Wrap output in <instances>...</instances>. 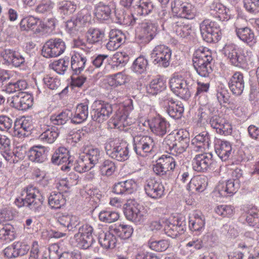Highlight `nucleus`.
<instances>
[{"instance_id": "60", "label": "nucleus", "mask_w": 259, "mask_h": 259, "mask_svg": "<svg viewBox=\"0 0 259 259\" xmlns=\"http://www.w3.org/2000/svg\"><path fill=\"white\" fill-rule=\"evenodd\" d=\"M119 217L118 212L111 210H103L98 214V218L101 221L108 223L115 222Z\"/></svg>"}, {"instance_id": "36", "label": "nucleus", "mask_w": 259, "mask_h": 259, "mask_svg": "<svg viewBox=\"0 0 259 259\" xmlns=\"http://www.w3.org/2000/svg\"><path fill=\"white\" fill-rule=\"evenodd\" d=\"M134 8L137 15L145 17L153 12L154 5L151 0H138Z\"/></svg>"}, {"instance_id": "51", "label": "nucleus", "mask_w": 259, "mask_h": 259, "mask_svg": "<svg viewBox=\"0 0 259 259\" xmlns=\"http://www.w3.org/2000/svg\"><path fill=\"white\" fill-rule=\"evenodd\" d=\"M245 220L249 226L259 228V209L255 207L249 209Z\"/></svg>"}, {"instance_id": "1", "label": "nucleus", "mask_w": 259, "mask_h": 259, "mask_svg": "<svg viewBox=\"0 0 259 259\" xmlns=\"http://www.w3.org/2000/svg\"><path fill=\"white\" fill-rule=\"evenodd\" d=\"M223 51L230 63L235 67L249 69L254 66L255 57L249 50H244L234 43H228Z\"/></svg>"}, {"instance_id": "47", "label": "nucleus", "mask_w": 259, "mask_h": 259, "mask_svg": "<svg viewBox=\"0 0 259 259\" xmlns=\"http://www.w3.org/2000/svg\"><path fill=\"white\" fill-rule=\"evenodd\" d=\"M148 68V61L143 56H140L135 60L131 66V70L138 75L145 73Z\"/></svg>"}, {"instance_id": "24", "label": "nucleus", "mask_w": 259, "mask_h": 259, "mask_svg": "<svg viewBox=\"0 0 259 259\" xmlns=\"http://www.w3.org/2000/svg\"><path fill=\"white\" fill-rule=\"evenodd\" d=\"M210 144V136L207 131H203L197 135L192 140L193 150L195 152H202L208 149Z\"/></svg>"}, {"instance_id": "48", "label": "nucleus", "mask_w": 259, "mask_h": 259, "mask_svg": "<svg viewBox=\"0 0 259 259\" xmlns=\"http://www.w3.org/2000/svg\"><path fill=\"white\" fill-rule=\"evenodd\" d=\"M192 60L204 62L210 61V62L214 61L212 56L211 51L208 48L203 47H199L194 52Z\"/></svg>"}, {"instance_id": "15", "label": "nucleus", "mask_w": 259, "mask_h": 259, "mask_svg": "<svg viewBox=\"0 0 259 259\" xmlns=\"http://www.w3.org/2000/svg\"><path fill=\"white\" fill-rule=\"evenodd\" d=\"M147 122L151 131L159 137L165 135L170 127L169 122L159 114L148 119Z\"/></svg>"}, {"instance_id": "19", "label": "nucleus", "mask_w": 259, "mask_h": 259, "mask_svg": "<svg viewBox=\"0 0 259 259\" xmlns=\"http://www.w3.org/2000/svg\"><path fill=\"white\" fill-rule=\"evenodd\" d=\"M238 19L234 24L235 31L238 38L249 46L254 45L256 43L257 38L253 30L247 26H240L238 23Z\"/></svg>"}, {"instance_id": "40", "label": "nucleus", "mask_w": 259, "mask_h": 259, "mask_svg": "<svg viewBox=\"0 0 259 259\" xmlns=\"http://www.w3.org/2000/svg\"><path fill=\"white\" fill-rule=\"evenodd\" d=\"M190 139L187 135H181L179 132L176 135L175 146L172 155L181 154L184 153L189 145Z\"/></svg>"}, {"instance_id": "57", "label": "nucleus", "mask_w": 259, "mask_h": 259, "mask_svg": "<svg viewBox=\"0 0 259 259\" xmlns=\"http://www.w3.org/2000/svg\"><path fill=\"white\" fill-rule=\"evenodd\" d=\"M116 166L114 162L107 159L101 162L99 166L100 174L103 176L109 177L115 171Z\"/></svg>"}, {"instance_id": "37", "label": "nucleus", "mask_w": 259, "mask_h": 259, "mask_svg": "<svg viewBox=\"0 0 259 259\" xmlns=\"http://www.w3.org/2000/svg\"><path fill=\"white\" fill-rule=\"evenodd\" d=\"M110 231L115 237L122 239L129 238L133 233V229L131 226L124 224H114L111 226Z\"/></svg>"}, {"instance_id": "30", "label": "nucleus", "mask_w": 259, "mask_h": 259, "mask_svg": "<svg viewBox=\"0 0 259 259\" xmlns=\"http://www.w3.org/2000/svg\"><path fill=\"white\" fill-rule=\"evenodd\" d=\"M5 63L8 65H12L17 67L25 62V59L23 56L18 52L6 49L1 54Z\"/></svg>"}, {"instance_id": "50", "label": "nucleus", "mask_w": 259, "mask_h": 259, "mask_svg": "<svg viewBox=\"0 0 259 259\" xmlns=\"http://www.w3.org/2000/svg\"><path fill=\"white\" fill-rule=\"evenodd\" d=\"M129 60L128 55L124 52H116L112 57V68H121L124 66Z\"/></svg>"}, {"instance_id": "20", "label": "nucleus", "mask_w": 259, "mask_h": 259, "mask_svg": "<svg viewBox=\"0 0 259 259\" xmlns=\"http://www.w3.org/2000/svg\"><path fill=\"white\" fill-rule=\"evenodd\" d=\"M11 105L19 110H26L33 105V98L27 92H19L12 97Z\"/></svg>"}, {"instance_id": "46", "label": "nucleus", "mask_w": 259, "mask_h": 259, "mask_svg": "<svg viewBox=\"0 0 259 259\" xmlns=\"http://www.w3.org/2000/svg\"><path fill=\"white\" fill-rule=\"evenodd\" d=\"M171 27L177 35L182 38H185L190 35L192 30L191 25L185 24L182 21H177V19Z\"/></svg>"}, {"instance_id": "6", "label": "nucleus", "mask_w": 259, "mask_h": 259, "mask_svg": "<svg viewBox=\"0 0 259 259\" xmlns=\"http://www.w3.org/2000/svg\"><path fill=\"white\" fill-rule=\"evenodd\" d=\"M200 29L203 39L207 42H215L221 38L220 26L215 21L208 19L204 20L200 24Z\"/></svg>"}, {"instance_id": "58", "label": "nucleus", "mask_w": 259, "mask_h": 259, "mask_svg": "<svg viewBox=\"0 0 259 259\" xmlns=\"http://www.w3.org/2000/svg\"><path fill=\"white\" fill-rule=\"evenodd\" d=\"M111 9L107 2H98V21L107 20L110 17Z\"/></svg>"}, {"instance_id": "62", "label": "nucleus", "mask_w": 259, "mask_h": 259, "mask_svg": "<svg viewBox=\"0 0 259 259\" xmlns=\"http://www.w3.org/2000/svg\"><path fill=\"white\" fill-rule=\"evenodd\" d=\"M196 92L195 94V98L199 99L205 96L208 93L210 89V80L207 79L206 82H202L198 80L197 81Z\"/></svg>"}, {"instance_id": "3", "label": "nucleus", "mask_w": 259, "mask_h": 259, "mask_svg": "<svg viewBox=\"0 0 259 259\" xmlns=\"http://www.w3.org/2000/svg\"><path fill=\"white\" fill-rule=\"evenodd\" d=\"M169 83L171 91L184 100L189 99L195 88V81L191 77L183 79L174 77L170 79Z\"/></svg>"}, {"instance_id": "17", "label": "nucleus", "mask_w": 259, "mask_h": 259, "mask_svg": "<svg viewBox=\"0 0 259 259\" xmlns=\"http://www.w3.org/2000/svg\"><path fill=\"white\" fill-rule=\"evenodd\" d=\"M88 155H81L75 164V170L79 172H84L93 168L97 161V151L94 150Z\"/></svg>"}, {"instance_id": "64", "label": "nucleus", "mask_w": 259, "mask_h": 259, "mask_svg": "<svg viewBox=\"0 0 259 259\" xmlns=\"http://www.w3.org/2000/svg\"><path fill=\"white\" fill-rule=\"evenodd\" d=\"M70 63L68 58L65 59H59L54 61L52 65V68L57 73L63 74L67 70Z\"/></svg>"}, {"instance_id": "52", "label": "nucleus", "mask_w": 259, "mask_h": 259, "mask_svg": "<svg viewBox=\"0 0 259 259\" xmlns=\"http://www.w3.org/2000/svg\"><path fill=\"white\" fill-rule=\"evenodd\" d=\"M27 83L24 79H19L16 82H10L5 88V91L8 93H13L18 92H24L27 88Z\"/></svg>"}, {"instance_id": "41", "label": "nucleus", "mask_w": 259, "mask_h": 259, "mask_svg": "<svg viewBox=\"0 0 259 259\" xmlns=\"http://www.w3.org/2000/svg\"><path fill=\"white\" fill-rule=\"evenodd\" d=\"M88 107L84 104H78L71 120L72 123L80 124L85 121L88 116Z\"/></svg>"}, {"instance_id": "4", "label": "nucleus", "mask_w": 259, "mask_h": 259, "mask_svg": "<svg viewBox=\"0 0 259 259\" xmlns=\"http://www.w3.org/2000/svg\"><path fill=\"white\" fill-rule=\"evenodd\" d=\"M128 144L124 140H115L106 144L105 149L109 156L119 161H124L130 157Z\"/></svg>"}, {"instance_id": "7", "label": "nucleus", "mask_w": 259, "mask_h": 259, "mask_svg": "<svg viewBox=\"0 0 259 259\" xmlns=\"http://www.w3.org/2000/svg\"><path fill=\"white\" fill-rule=\"evenodd\" d=\"M133 109V101L130 100L127 107L121 106L117 110L110 120V125H112L115 128L124 130V127L131 125L134 122V119L128 117V110Z\"/></svg>"}, {"instance_id": "12", "label": "nucleus", "mask_w": 259, "mask_h": 259, "mask_svg": "<svg viewBox=\"0 0 259 259\" xmlns=\"http://www.w3.org/2000/svg\"><path fill=\"white\" fill-rule=\"evenodd\" d=\"M171 7L172 12L176 18L191 20L195 16L196 10L190 3L175 0L171 3Z\"/></svg>"}, {"instance_id": "33", "label": "nucleus", "mask_w": 259, "mask_h": 259, "mask_svg": "<svg viewBox=\"0 0 259 259\" xmlns=\"http://www.w3.org/2000/svg\"><path fill=\"white\" fill-rule=\"evenodd\" d=\"M32 120L30 119H24L21 123H15L14 126L10 134L14 137L19 138L26 136L27 133L30 132L33 128Z\"/></svg>"}, {"instance_id": "35", "label": "nucleus", "mask_w": 259, "mask_h": 259, "mask_svg": "<svg viewBox=\"0 0 259 259\" xmlns=\"http://www.w3.org/2000/svg\"><path fill=\"white\" fill-rule=\"evenodd\" d=\"M103 80L110 86L116 87L125 84L130 80V76L124 71L115 73L111 75L105 76Z\"/></svg>"}, {"instance_id": "54", "label": "nucleus", "mask_w": 259, "mask_h": 259, "mask_svg": "<svg viewBox=\"0 0 259 259\" xmlns=\"http://www.w3.org/2000/svg\"><path fill=\"white\" fill-rule=\"evenodd\" d=\"M85 58L79 53L75 52L71 57V67L76 72H80L84 67Z\"/></svg>"}, {"instance_id": "43", "label": "nucleus", "mask_w": 259, "mask_h": 259, "mask_svg": "<svg viewBox=\"0 0 259 259\" xmlns=\"http://www.w3.org/2000/svg\"><path fill=\"white\" fill-rule=\"evenodd\" d=\"M72 242L78 248L85 249L91 246L92 244L95 242V240L93 237L75 234L72 238Z\"/></svg>"}, {"instance_id": "10", "label": "nucleus", "mask_w": 259, "mask_h": 259, "mask_svg": "<svg viewBox=\"0 0 259 259\" xmlns=\"http://www.w3.org/2000/svg\"><path fill=\"white\" fill-rule=\"evenodd\" d=\"M177 164L176 159L170 156L162 155L153 166V170L157 176L165 177L173 171Z\"/></svg>"}, {"instance_id": "56", "label": "nucleus", "mask_w": 259, "mask_h": 259, "mask_svg": "<svg viewBox=\"0 0 259 259\" xmlns=\"http://www.w3.org/2000/svg\"><path fill=\"white\" fill-rule=\"evenodd\" d=\"M76 5L69 1H64L58 4V11L62 16H68L74 13Z\"/></svg>"}, {"instance_id": "14", "label": "nucleus", "mask_w": 259, "mask_h": 259, "mask_svg": "<svg viewBox=\"0 0 259 259\" xmlns=\"http://www.w3.org/2000/svg\"><path fill=\"white\" fill-rule=\"evenodd\" d=\"M124 214L127 220L137 224L144 222L147 216V211L139 204L126 206L124 210Z\"/></svg>"}, {"instance_id": "61", "label": "nucleus", "mask_w": 259, "mask_h": 259, "mask_svg": "<svg viewBox=\"0 0 259 259\" xmlns=\"http://www.w3.org/2000/svg\"><path fill=\"white\" fill-rule=\"evenodd\" d=\"M54 6V3L51 0H41L35 11L38 14H47L51 13Z\"/></svg>"}, {"instance_id": "16", "label": "nucleus", "mask_w": 259, "mask_h": 259, "mask_svg": "<svg viewBox=\"0 0 259 259\" xmlns=\"http://www.w3.org/2000/svg\"><path fill=\"white\" fill-rule=\"evenodd\" d=\"M210 126L215 130L216 132L220 135L227 136L231 134L232 126L226 118L214 115L209 118Z\"/></svg>"}, {"instance_id": "21", "label": "nucleus", "mask_w": 259, "mask_h": 259, "mask_svg": "<svg viewBox=\"0 0 259 259\" xmlns=\"http://www.w3.org/2000/svg\"><path fill=\"white\" fill-rule=\"evenodd\" d=\"M229 12V9L221 4L218 0H214L209 6V15L221 21H228L231 18Z\"/></svg>"}, {"instance_id": "53", "label": "nucleus", "mask_w": 259, "mask_h": 259, "mask_svg": "<svg viewBox=\"0 0 259 259\" xmlns=\"http://www.w3.org/2000/svg\"><path fill=\"white\" fill-rule=\"evenodd\" d=\"M112 112V107L110 104L101 102L98 103V122L107 119Z\"/></svg>"}, {"instance_id": "45", "label": "nucleus", "mask_w": 259, "mask_h": 259, "mask_svg": "<svg viewBox=\"0 0 259 259\" xmlns=\"http://www.w3.org/2000/svg\"><path fill=\"white\" fill-rule=\"evenodd\" d=\"M166 110L170 117L174 119H179L183 115L184 108L181 101H175L171 103V105L167 107Z\"/></svg>"}, {"instance_id": "13", "label": "nucleus", "mask_w": 259, "mask_h": 259, "mask_svg": "<svg viewBox=\"0 0 259 259\" xmlns=\"http://www.w3.org/2000/svg\"><path fill=\"white\" fill-rule=\"evenodd\" d=\"M164 187L160 180L155 178L147 179L144 184V190L149 197L157 199L164 195Z\"/></svg>"}, {"instance_id": "32", "label": "nucleus", "mask_w": 259, "mask_h": 259, "mask_svg": "<svg viewBox=\"0 0 259 259\" xmlns=\"http://www.w3.org/2000/svg\"><path fill=\"white\" fill-rule=\"evenodd\" d=\"M56 219L58 224L69 231H73L80 222L78 217L68 214H58Z\"/></svg>"}, {"instance_id": "25", "label": "nucleus", "mask_w": 259, "mask_h": 259, "mask_svg": "<svg viewBox=\"0 0 259 259\" xmlns=\"http://www.w3.org/2000/svg\"><path fill=\"white\" fill-rule=\"evenodd\" d=\"M42 195L39 190L33 186H28L24 189L22 192L21 197L17 198L15 201V204L19 207L25 206L33 199H35L38 196Z\"/></svg>"}, {"instance_id": "26", "label": "nucleus", "mask_w": 259, "mask_h": 259, "mask_svg": "<svg viewBox=\"0 0 259 259\" xmlns=\"http://www.w3.org/2000/svg\"><path fill=\"white\" fill-rule=\"evenodd\" d=\"M48 147L38 145L31 147L28 151L29 159L34 162L42 163L47 159Z\"/></svg>"}, {"instance_id": "11", "label": "nucleus", "mask_w": 259, "mask_h": 259, "mask_svg": "<svg viewBox=\"0 0 259 259\" xmlns=\"http://www.w3.org/2000/svg\"><path fill=\"white\" fill-rule=\"evenodd\" d=\"M65 42L61 38H52L48 40L42 49V55L46 58L56 57L65 50Z\"/></svg>"}, {"instance_id": "31", "label": "nucleus", "mask_w": 259, "mask_h": 259, "mask_svg": "<svg viewBox=\"0 0 259 259\" xmlns=\"http://www.w3.org/2000/svg\"><path fill=\"white\" fill-rule=\"evenodd\" d=\"M137 184L132 179L119 182L114 184L113 192L117 194H130L134 193L137 189Z\"/></svg>"}, {"instance_id": "29", "label": "nucleus", "mask_w": 259, "mask_h": 259, "mask_svg": "<svg viewBox=\"0 0 259 259\" xmlns=\"http://www.w3.org/2000/svg\"><path fill=\"white\" fill-rule=\"evenodd\" d=\"M157 26L151 22H146L142 24L141 33L137 35L141 42L147 44L155 36Z\"/></svg>"}, {"instance_id": "63", "label": "nucleus", "mask_w": 259, "mask_h": 259, "mask_svg": "<svg viewBox=\"0 0 259 259\" xmlns=\"http://www.w3.org/2000/svg\"><path fill=\"white\" fill-rule=\"evenodd\" d=\"M70 111H62L57 114H53L50 117L51 122L56 125H63L70 118Z\"/></svg>"}, {"instance_id": "39", "label": "nucleus", "mask_w": 259, "mask_h": 259, "mask_svg": "<svg viewBox=\"0 0 259 259\" xmlns=\"http://www.w3.org/2000/svg\"><path fill=\"white\" fill-rule=\"evenodd\" d=\"M166 88V80L162 76L153 79L147 87V92L151 95H156Z\"/></svg>"}, {"instance_id": "34", "label": "nucleus", "mask_w": 259, "mask_h": 259, "mask_svg": "<svg viewBox=\"0 0 259 259\" xmlns=\"http://www.w3.org/2000/svg\"><path fill=\"white\" fill-rule=\"evenodd\" d=\"M207 183L208 179L206 176H197L191 179L186 188L187 190L192 192H201L206 189Z\"/></svg>"}, {"instance_id": "2", "label": "nucleus", "mask_w": 259, "mask_h": 259, "mask_svg": "<svg viewBox=\"0 0 259 259\" xmlns=\"http://www.w3.org/2000/svg\"><path fill=\"white\" fill-rule=\"evenodd\" d=\"M231 178L225 183H220L217 186V191L221 197H227L233 195L240 187L243 181V171L239 168L232 169Z\"/></svg>"}, {"instance_id": "42", "label": "nucleus", "mask_w": 259, "mask_h": 259, "mask_svg": "<svg viewBox=\"0 0 259 259\" xmlns=\"http://www.w3.org/2000/svg\"><path fill=\"white\" fill-rule=\"evenodd\" d=\"M16 237L15 228L10 224H0V241L10 242Z\"/></svg>"}, {"instance_id": "8", "label": "nucleus", "mask_w": 259, "mask_h": 259, "mask_svg": "<svg viewBox=\"0 0 259 259\" xmlns=\"http://www.w3.org/2000/svg\"><path fill=\"white\" fill-rule=\"evenodd\" d=\"M217 166V161L210 152H203L196 154L192 160V167L198 172H206L213 170Z\"/></svg>"}, {"instance_id": "22", "label": "nucleus", "mask_w": 259, "mask_h": 259, "mask_svg": "<svg viewBox=\"0 0 259 259\" xmlns=\"http://www.w3.org/2000/svg\"><path fill=\"white\" fill-rule=\"evenodd\" d=\"M214 148L215 153L222 161H224L229 159L232 152L231 143L220 139H214Z\"/></svg>"}, {"instance_id": "27", "label": "nucleus", "mask_w": 259, "mask_h": 259, "mask_svg": "<svg viewBox=\"0 0 259 259\" xmlns=\"http://www.w3.org/2000/svg\"><path fill=\"white\" fill-rule=\"evenodd\" d=\"M228 85L230 90L234 95L239 96L244 89L243 74L239 71L235 72L230 78Z\"/></svg>"}, {"instance_id": "59", "label": "nucleus", "mask_w": 259, "mask_h": 259, "mask_svg": "<svg viewBox=\"0 0 259 259\" xmlns=\"http://www.w3.org/2000/svg\"><path fill=\"white\" fill-rule=\"evenodd\" d=\"M158 18L162 23V26L165 25L166 27H171L172 23L177 18L175 15L171 16L169 12L165 9H162L158 12Z\"/></svg>"}, {"instance_id": "28", "label": "nucleus", "mask_w": 259, "mask_h": 259, "mask_svg": "<svg viewBox=\"0 0 259 259\" xmlns=\"http://www.w3.org/2000/svg\"><path fill=\"white\" fill-rule=\"evenodd\" d=\"M117 242L116 237L110 231H104L102 228H98V242L105 249L113 248Z\"/></svg>"}, {"instance_id": "55", "label": "nucleus", "mask_w": 259, "mask_h": 259, "mask_svg": "<svg viewBox=\"0 0 259 259\" xmlns=\"http://www.w3.org/2000/svg\"><path fill=\"white\" fill-rule=\"evenodd\" d=\"M84 22H82L81 14H78L75 20H70L66 22V29L71 34H76L82 24Z\"/></svg>"}, {"instance_id": "18", "label": "nucleus", "mask_w": 259, "mask_h": 259, "mask_svg": "<svg viewBox=\"0 0 259 259\" xmlns=\"http://www.w3.org/2000/svg\"><path fill=\"white\" fill-rule=\"evenodd\" d=\"M52 163L56 164H64L62 166V169L67 170L69 169L73 161V158L69 155V150L65 147H59L58 148L51 159Z\"/></svg>"}, {"instance_id": "38", "label": "nucleus", "mask_w": 259, "mask_h": 259, "mask_svg": "<svg viewBox=\"0 0 259 259\" xmlns=\"http://www.w3.org/2000/svg\"><path fill=\"white\" fill-rule=\"evenodd\" d=\"M39 22V19L32 16H29L21 20L20 23V29L22 31L33 30L35 33L40 32L41 29L39 26H37Z\"/></svg>"}, {"instance_id": "49", "label": "nucleus", "mask_w": 259, "mask_h": 259, "mask_svg": "<svg viewBox=\"0 0 259 259\" xmlns=\"http://www.w3.org/2000/svg\"><path fill=\"white\" fill-rule=\"evenodd\" d=\"M59 136L58 129L55 126L46 130L39 136V139L48 144L53 143Z\"/></svg>"}, {"instance_id": "44", "label": "nucleus", "mask_w": 259, "mask_h": 259, "mask_svg": "<svg viewBox=\"0 0 259 259\" xmlns=\"http://www.w3.org/2000/svg\"><path fill=\"white\" fill-rule=\"evenodd\" d=\"M65 202V198L61 192H52L48 198L49 205L53 209L61 208Z\"/></svg>"}, {"instance_id": "23", "label": "nucleus", "mask_w": 259, "mask_h": 259, "mask_svg": "<svg viewBox=\"0 0 259 259\" xmlns=\"http://www.w3.org/2000/svg\"><path fill=\"white\" fill-rule=\"evenodd\" d=\"M205 218L199 212H194L189 218V227L195 235H199L202 233L205 227Z\"/></svg>"}, {"instance_id": "5", "label": "nucleus", "mask_w": 259, "mask_h": 259, "mask_svg": "<svg viewBox=\"0 0 259 259\" xmlns=\"http://www.w3.org/2000/svg\"><path fill=\"white\" fill-rule=\"evenodd\" d=\"M133 146L136 153L142 157L155 152L158 149L157 141L149 136H135L133 138Z\"/></svg>"}, {"instance_id": "9", "label": "nucleus", "mask_w": 259, "mask_h": 259, "mask_svg": "<svg viewBox=\"0 0 259 259\" xmlns=\"http://www.w3.org/2000/svg\"><path fill=\"white\" fill-rule=\"evenodd\" d=\"M171 50L163 44L156 46L151 53L152 62L154 65L164 68L167 67L170 62Z\"/></svg>"}]
</instances>
